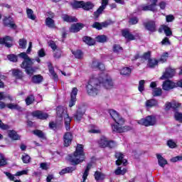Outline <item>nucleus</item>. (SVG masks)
Masks as SVG:
<instances>
[{
	"mask_svg": "<svg viewBox=\"0 0 182 182\" xmlns=\"http://www.w3.org/2000/svg\"><path fill=\"white\" fill-rule=\"evenodd\" d=\"M86 87L87 92L89 96H97V95H99V90H100V80L91 78Z\"/></svg>",
	"mask_w": 182,
	"mask_h": 182,
	"instance_id": "20e7f679",
	"label": "nucleus"
},
{
	"mask_svg": "<svg viewBox=\"0 0 182 182\" xmlns=\"http://www.w3.org/2000/svg\"><path fill=\"white\" fill-rule=\"evenodd\" d=\"M159 65V60L156 58L149 59L147 66L150 69H154Z\"/></svg>",
	"mask_w": 182,
	"mask_h": 182,
	"instance_id": "c9c22d12",
	"label": "nucleus"
},
{
	"mask_svg": "<svg viewBox=\"0 0 182 182\" xmlns=\"http://www.w3.org/2000/svg\"><path fill=\"white\" fill-rule=\"evenodd\" d=\"M176 87L182 88V80L174 82V81L171 80L165 79L162 83V89L165 90V92H170V90H173V89H176Z\"/></svg>",
	"mask_w": 182,
	"mask_h": 182,
	"instance_id": "39448f33",
	"label": "nucleus"
},
{
	"mask_svg": "<svg viewBox=\"0 0 182 182\" xmlns=\"http://www.w3.org/2000/svg\"><path fill=\"white\" fill-rule=\"evenodd\" d=\"M13 77L16 79V80H23L24 74L21 70L18 68H14L11 70Z\"/></svg>",
	"mask_w": 182,
	"mask_h": 182,
	"instance_id": "5701e85b",
	"label": "nucleus"
},
{
	"mask_svg": "<svg viewBox=\"0 0 182 182\" xmlns=\"http://www.w3.org/2000/svg\"><path fill=\"white\" fill-rule=\"evenodd\" d=\"M63 141L64 147H69L73 141V134L70 132H65L63 136Z\"/></svg>",
	"mask_w": 182,
	"mask_h": 182,
	"instance_id": "ddd939ff",
	"label": "nucleus"
},
{
	"mask_svg": "<svg viewBox=\"0 0 182 182\" xmlns=\"http://www.w3.org/2000/svg\"><path fill=\"white\" fill-rule=\"evenodd\" d=\"M31 82L35 85H41V83L43 82V76L41 74L33 75L31 77Z\"/></svg>",
	"mask_w": 182,
	"mask_h": 182,
	"instance_id": "a878e982",
	"label": "nucleus"
},
{
	"mask_svg": "<svg viewBox=\"0 0 182 182\" xmlns=\"http://www.w3.org/2000/svg\"><path fill=\"white\" fill-rule=\"evenodd\" d=\"M137 123L138 124H141V126H145V127L154 126V124L156 123V117L153 115H148L145 118L138 120Z\"/></svg>",
	"mask_w": 182,
	"mask_h": 182,
	"instance_id": "0eeeda50",
	"label": "nucleus"
},
{
	"mask_svg": "<svg viewBox=\"0 0 182 182\" xmlns=\"http://www.w3.org/2000/svg\"><path fill=\"white\" fill-rule=\"evenodd\" d=\"M167 59H168V53L165 52L161 55L159 62H161V63H166V62H167Z\"/></svg>",
	"mask_w": 182,
	"mask_h": 182,
	"instance_id": "6e6d98bb",
	"label": "nucleus"
},
{
	"mask_svg": "<svg viewBox=\"0 0 182 182\" xmlns=\"http://www.w3.org/2000/svg\"><path fill=\"white\" fill-rule=\"evenodd\" d=\"M174 112V119L176 122H178L179 123H182V113L178 112V108L176 109V110Z\"/></svg>",
	"mask_w": 182,
	"mask_h": 182,
	"instance_id": "c03bdc74",
	"label": "nucleus"
},
{
	"mask_svg": "<svg viewBox=\"0 0 182 182\" xmlns=\"http://www.w3.org/2000/svg\"><path fill=\"white\" fill-rule=\"evenodd\" d=\"M71 53L75 56V59H82L83 58V51H82V50H72Z\"/></svg>",
	"mask_w": 182,
	"mask_h": 182,
	"instance_id": "a19ab883",
	"label": "nucleus"
},
{
	"mask_svg": "<svg viewBox=\"0 0 182 182\" xmlns=\"http://www.w3.org/2000/svg\"><path fill=\"white\" fill-rule=\"evenodd\" d=\"M21 159L24 164H28V163H31V156L26 154L22 156Z\"/></svg>",
	"mask_w": 182,
	"mask_h": 182,
	"instance_id": "bf43d9fd",
	"label": "nucleus"
},
{
	"mask_svg": "<svg viewBox=\"0 0 182 182\" xmlns=\"http://www.w3.org/2000/svg\"><path fill=\"white\" fill-rule=\"evenodd\" d=\"M96 42H99V43H105L107 42V36L106 35H100L95 38Z\"/></svg>",
	"mask_w": 182,
	"mask_h": 182,
	"instance_id": "37998d69",
	"label": "nucleus"
},
{
	"mask_svg": "<svg viewBox=\"0 0 182 182\" xmlns=\"http://www.w3.org/2000/svg\"><path fill=\"white\" fill-rule=\"evenodd\" d=\"M113 21L112 20H107L101 23L102 28H107L109 25H113Z\"/></svg>",
	"mask_w": 182,
	"mask_h": 182,
	"instance_id": "338daca9",
	"label": "nucleus"
},
{
	"mask_svg": "<svg viewBox=\"0 0 182 182\" xmlns=\"http://www.w3.org/2000/svg\"><path fill=\"white\" fill-rule=\"evenodd\" d=\"M28 43V41L25 38H20L18 41L19 46L21 49H26V45Z\"/></svg>",
	"mask_w": 182,
	"mask_h": 182,
	"instance_id": "3c124183",
	"label": "nucleus"
},
{
	"mask_svg": "<svg viewBox=\"0 0 182 182\" xmlns=\"http://www.w3.org/2000/svg\"><path fill=\"white\" fill-rule=\"evenodd\" d=\"M7 59L10 62H13V63H16V62H18V55L15 54H9L7 55Z\"/></svg>",
	"mask_w": 182,
	"mask_h": 182,
	"instance_id": "8fccbe9b",
	"label": "nucleus"
},
{
	"mask_svg": "<svg viewBox=\"0 0 182 182\" xmlns=\"http://www.w3.org/2000/svg\"><path fill=\"white\" fill-rule=\"evenodd\" d=\"M108 141L109 140L106 136H101L100 140L98 141L99 147H100L101 149H106V147H107Z\"/></svg>",
	"mask_w": 182,
	"mask_h": 182,
	"instance_id": "c756f323",
	"label": "nucleus"
},
{
	"mask_svg": "<svg viewBox=\"0 0 182 182\" xmlns=\"http://www.w3.org/2000/svg\"><path fill=\"white\" fill-rule=\"evenodd\" d=\"M161 44L163 46H167L171 45V42H170V40L168 39V37H165L161 42Z\"/></svg>",
	"mask_w": 182,
	"mask_h": 182,
	"instance_id": "0e129e2a",
	"label": "nucleus"
},
{
	"mask_svg": "<svg viewBox=\"0 0 182 182\" xmlns=\"http://www.w3.org/2000/svg\"><path fill=\"white\" fill-rule=\"evenodd\" d=\"M117 146V144L114 140H108V142L107 144V147L108 149H114Z\"/></svg>",
	"mask_w": 182,
	"mask_h": 182,
	"instance_id": "4d7b16f0",
	"label": "nucleus"
},
{
	"mask_svg": "<svg viewBox=\"0 0 182 182\" xmlns=\"http://www.w3.org/2000/svg\"><path fill=\"white\" fill-rule=\"evenodd\" d=\"M76 170V166H68L66 167L63 169H62L60 172L59 174L60 176H63L64 174H68L69 173H73Z\"/></svg>",
	"mask_w": 182,
	"mask_h": 182,
	"instance_id": "7c9ffc66",
	"label": "nucleus"
},
{
	"mask_svg": "<svg viewBox=\"0 0 182 182\" xmlns=\"http://www.w3.org/2000/svg\"><path fill=\"white\" fill-rule=\"evenodd\" d=\"M86 105H80L75 114H74V119H75L77 122H80V120H82V119L83 118V116H85V113H86Z\"/></svg>",
	"mask_w": 182,
	"mask_h": 182,
	"instance_id": "9b49d317",
	"label": "nucleus"
},
{
	"mask_svg": "<svg viewBox=\"0 0 182 182\" xmlns=\"http://www.w3.org/2000/svg\"><path fill=\"white\" fill-rule=\"evenodd\" d=\"M112 50L114 53H119L121 50H123V47L120 46L119 44H114Z\"/></svg>",
	"mask_w": 182,
	"mask_h": 182,
	"instance_id": "5fc2aeb1",
	"label": "nucleus"
},
{
	"mask_svg": "<svg viewBox=\"0 0 182 182\" xmlns=\"http://www.w3.org/2000/svg\"><path fill=\"white\" fill-rule=\"evenodd\" d=\"M127 171V169L123 168L122 170V167L119 166L115 171L114 173L116 176H124Z\"/></svg>",
	"mask_w": 182,
	"mask_h": 182,
	"instance_id": "de8ad7c7",
	"label": "nucleus"
},
{
	"mask_svg": "<svg viewBox=\"0 0 182 182\" xmlns=\"http://www.w3.org/2000/svg\"><path fill=\"white\" fill-rule=\"evenodd\" d=\"M6 107L8 109H10L11 110H17L18 112H23V109H22V107L19 106L18 104H13V103H9L6 105Z\"/></svg>",
	"mask_w": 182,
	"mask_h": 182,
	"instance_id": "473e14b6",
	"label": "nucleus"
},
{
	"mask_svg": "<svg viewBox=\"0 0 182 182\" xmlns=\"http://www.w3.org/2000/svg\"><path fill=\"white\" fill-rule=\"evenodd\" d=\"M56 114L60 119H63V116L66 114V111L65 110V108H63V107L62 106L57 107Z\"/></svg>",
	"mask_w": 182,
	"mask_h": 182,
	"instance_id": "f704fd0d",
	"label": "nucleus"
},
{
	"mask_svg": "<svg viewBox=\"0 0 182 182\" xmlns=\"http://www.w3.org/2000/svg\"><path fill=\"white\" fill-rule=\"evenodd\" d=\"M144 83H146V81L144 80H141L139 82L138 90L141 92H144Z\"/></svg>",
	"mask_w": 182,
	"mask_h": 182,
	"instance_id": "052dcab7",
	"label": "nucleus"
},
{
	"mask_svg": "<svg viewBox=\"0 0 182 182\" xmlns=\"http://www.w3.org/2000/svg\"><path fill=\"white\" fill-rule=\"evenodd\" d=\"M82 41L83 42H85V43H87V45H89V46H93V45L96 43V41H95V40L92 38V37H89V36H84L82 38Z\"/></svg>",
	"mask_w": 182,
	"mask_h": 182,
	"instance_id": "ea45409f",
	"label": "nucleus"
},
{
	"mask_svg": "<svg viewBox=\"0 0 182 182\" xmlns=\"http://www.w3.org/2000/svg\"><path fill=\"white\" fill-rule=\"evenodd\" d=\"M48 45L53 50H56L58 49V46H56V43L53 41H50L48 42Z\"/></svg>",
	"mask_w": 182,
	"mask_h": 182,
	"instance_id": "774afa93",
	"label": "nucleus"
},
{
	"mask_svg": "<svg viewBox=\"0 0 182 182\" xmlns=\"http://www.w3.org/2000/svg\"><path fill=\"white\" fill-rule=\"evenodd\" d=\"M78 90L77 87H73L70 93V100L69 102V107H73L76 105V96H77Z\"/></svg>",
	"mask_w": 182,
	"mask_h": 182,
	"instance_id": "412c9836",
	"label": "nucleus"
},
{
	"mask_svg": "<svg viewBox=\"0 0 182 182\" xmlns=\"http://www.w3.org/2000/svg\"><path fill=\"white\" fill-rule=\"evenodd\" d=\"M95 8V4L92 1H82V9L84 11H92Z\"/></svg>",
	"mask_w": 182,
	"mask_h": 182,
	"instance_id": "72a5a7b5",
	"label": "nucleus"
},
{
	"mask_svg": "<svg viewBox=\"0 0 182 182\" xmlns=\"http://www.w3.org/2000/svg\"><path fill=\"white\" fill-rule=\"evenodd\" d=\"M85 28V24L82 23H76L71 25L70 28V32H72L73 33H77V32H80Z\"/></svg>",
	"mask_w": 182,
	"mask_h": 182,
	"instance_id": "4be33fe9",
	"label": "nucleus"
},
{
	"mask_svg": "<svg viewBox=\"0 0 182 182\" xmlns=\"http://www.w3.org/2000/svg\"><path fill=\"white\" fill-rule=\"evenodd\" d=\"M48 70L50 75H52L53 80H55V82H58V80H59V76L56 73H55V68H53L52 64L48 65Z\"/></svg>",
	"mask_w": 182,
	"mask_h": 182,
	"instance_id": "2f4dec72",
	"label": "nucleus"
},
{
	"mask_svg": "<svg viewBox=\"0 0 182 182\" xmlns=\"http://www.w3.org/2000/svg\"><path fill=\"white\" fill-rule=\"evenodd\" d=\"M162 29L164 31L166 36H173V31L171 28L167 25H162Z\"/></svg>",
	"mask_w": 182,
	"mask_h": 182,
	"instance_id": "79ce46f5",
	"label": "nucleus"
},
{
	"mask_svg": "<svg viewBox=\"0 0 182 182\" xmlns=\"http://www.w3.org/2000/svg\"><path fill=\"white\" fill-rule=\"evenodd\" d=\"M159 0H152L150 5L141 4L139 6L140 11H144V12H147V11L156 12V11H157L156 6Z\"/></svg>",
	"mask_w": 182,
	"mask_h": 182,
	"instance_id": "9d476101",
	"label": "nucleus"
},
{
	"mask_svg": "<svg viewBox=\"0 0 182 182\" xmlns=\"http://www.w3.org/2000/svg\"><path fill=\"white\" fill-rule=\"evenodd\" d=\"M7 133L9 139H11V140H21V136H19V134H18V132H16V131L14 129L9 130Z\"/></svg>",
	"mask_w": 182,
	"mask_h": 182,
	"instance_id": "bb28decb",
	"label": "nucleus"
},
{
	"mask_svg": "<svg viewBox=\"0 0 182 182\" xmlns=\"http://www.w3.org/2000/svg\"><path fill=\"white\" fill-rule=\"evenodd\" d=\"M33 134H35V136H37L40 139H45V134H43V132H42L41 130L34 129L33 131Z\"/></svg>",
	"mask_w": 182,
	"mask_h": 182,
	"instance_id": "603ef678",
	"label": "nucleus"
},
{
	"mask_svg": "<svg viewBox=\"0 0 182 182\" xmlns=\"http://www.w3.org/2000/svg\"><path fill=\"white\" fill-rule=\"evenodd\" d=\"M31 116L38 120H46L49 117V114L41 110H36L31 112Z\"/></svg>",
	"mask_w": 182,
	"mask_h": 182,
	"instance_id": "2eb2a0df",
	"label": "nucleus"
},
{
	"mask_svg": "<svg viewBox=\"0 0 182 182\" xmlns=\"http://www.w3.org/2000/svg\"><path fill=\"white\" fill-rule=\"evenodd\" d=\"M167 146L169 149H176L177 147V144L174 142L172 139H169L167 141Z\"/></svg>",
	"mask_w": 182,
	"mask_h": 182,
	"instance_id": "e2e57ef3",
	"label": "nucleus"
},
{
	"mask_svg": "<svg viewBox=\"0 0 182 182\" xmlns=\"http://www.w3.org/2000/svg\"><path fill=\"white\" fill-rule=\"evenodd\" d=\"M86 159L83 145L78 144L73 154L68 155V161L71 166H77L83 163Z\"/></svg>",
	"mask_w": 182,
	"mask_h": 182,
	"instance_id": "f03ea898",
	"label": "nucleus"
},
{
	"mask_svg": "<svg viewBox=\"0 0 182 182\" xmlns=\"http://www.w3.org/2000/svg\"><path fill=\"white\" fill-rule=\"evenodd\" d=\"M48 127L50 130H53V132H58V130H60V129H62V122H50L48 124Z\"/></svg>",
	"mask_w": 182,
	"mask_h": 182,
	"instance_id": "b1692460",
	"label": "nucleus"
},
{
	"mask_svg": "<svg viewBox=\"0 0 182 182\" xmlns=\"http://www.w3.org/2000/svg\"><path fill=\"white\" fill-rule=\"evenodd\" d=\"M109 115L115 124L111 125L112 133H126L133 130V127L124 125V119L114 109H109Z\"/></svg>",
	"mask_w": 182,
	"mask_h": 182,
	"instance_id": "f257e3e1",
	"label": "nucleus"
},
{
	"mask_svg": "<svg viewBox=\"0 0 182 182\" xmlns=\"http://www.w3.org/2000/svg\"><path fill=\"white\" fill-rule=\"evenodd\" d=\"M176 76V69L168 67L165 69V72L163 73L162 76L159 77L160 80H166L173 79Z\"/></svg>",
	"mask_w": 182,
	"mask_h": 182,
	"instance_id": "6e6552de",
	"label": "nucleus"
},
{
	"mask_svg": "<svg viewBox=\"0 0 182 182\" xmlns=\"http://www.w3.org/2000/svg\"><path fill=\"white\" fill-rule=\"evenodd\" d=\"M92 28L94 29H97V31H102V23L95 21L94 23L92 25Z\"/></svg>",
	"mask_w": 182,
	"mask_h": 182,
	"instance_id": "680f3d73",
	"label": "nucleus"
},
{
	"mask_svg": "<svg viewBox=\"0 0 182 182\" xmlns=\"http://www.w3.org/2000/svg\"><path fill=\"white\" fill-rule=\"evenodd\" d=\"M3 25L6 28H10L13 31H16L18 29V26L15 23L14 18L11 16H5L3 19Z\"/></svg>",
	"mask_w": 182,
	"mask_h": 182,
	"instance_id": "1a4fd4ad",
	"label": "nucleus"
},
{
	"mask_svg": "<svg viewBox=\"0 0 182 182\" xmlns=\"http://www.w3.org/2000/svg\"><path fill=\"white\" fill-rule=\"evenodd\" d=\"M62 18L63 21L68 22V23H73V22H77L79 21L75 16H69L68 14H64Z\"/></svg>",
	"mask_w": 182,
	"mask_h": 182,
	"instance_id": "393cba45",
	"label": "nucleus"
},
{
	"mask_svg": "<svg viewBox=\"0 0 182 182\" xmlns=\"http://www.w3.org/2000/svg\"><path fill=\"white\" fill-rule=\"evenodd\" d=\"M141 58V59H144V60H149V59H151V51L144 53Z\"/></svg>",
	"mask_w": 182,
	"mask_h": 182,
	"instance_id": "13d9d810",
	"label": "nucleus"
},
{
	"mask_svg": "<svg viewBox=\"0 0 182 182\" xmlns=\"http://www.w3.org/2000/svg\"><path fill=\"white\" fill-rule=\"evenodd\" d=\"M156 158L158 159V163L161 167H164L166 164H167V160L162 157V156L159 154H156Z\"/></svg>",
	"mask_w": 182,
	"mask_h": 182,
	"instance_id": "58836bf2",
	"label": "nucleus"
},
{
	"mask_svg": "<svg viewBox=\"0 0 182 182\" xmlns=\"http://www.w3.org/2000/svg\"><path fill=\"white\" fill-rule=\"evenodd\" d=\"M122 36L128 42H131V41H136V36L130 32L129 28L122 29L121 31Z\"/></svg>",
	"mask_w": 182,
	"mask_h": 182,
	"instance_id": "a211bd4d",
	"label": "nucleus"
},
{
	"mask_svg": "<svg viewBox=\"0 0 182 182\" xmlns=\"http://www.w3.org/2000/svg\"><path fill=\"white\" fill-rule=\"evenodd\" d=\"M128 23L129 25H137V23H139V17L133 16L129 18Z\"/></svg>",
	"mask_w": 182,
	"mask_h": 182,
	"instance_id": "864d4df0",
	"label": "nucleus"
},
{
	"mask_svg": "<svg viewBox=\"0 0 182 182\" xmlns=\"http://www.w3.org/2000/svg\"><path fill=\"white\" fill-rule=\"evenodd\" d=\"M48 15L50 17H47L46 18V26L50 29H56V24L55 23V20L53 19V18H55V14L49 11Z\"/></svg>",
	"mask_w": 182,
	"mask_h": 182,
	"instance_id": "dca6fc26",
	"label": "nucleus"
},
{
	"mask_svg": "<svg viewBox=\"0 0 182 182\" xmlns=\"http://www.w3.org/2000/svg\"><path fill=\"white\" fill-rule=\"evenodd\" d=\"M18 56L19 58H21V59H24L20 65L21 69H25L26 75H28V76H32L35 72H36V70L32 67L33 65L32 59L29 58L28 54H26L25 52L21 53L18 54Z\"/></svg>",
	"mask_w": 182,
	"mask_h": 182,
	"instance_id": "7ed1b4c3",
	"label": "nucleus"
},
{
	"mask_svg": "<svg viewBox=\"0 0 182 182\" xmlns=\"http://www.w3.org/2000/svg\"><path fill=\"white\" fill-rule=\"evenodd\" d=\"M181 107V103L177 102H166L165 104V110L166 112H168L170 109H173V112L175 110H177V109H180Z\"/></svg>",
	"mask_w": 182,
	"mask_h": 182,
	"instance_id": "aec40b11",
	"label": "nucleus"
},
{
	"mask_svg": "<svg viewBox=\"0 0 182 182\" xmlns=\"http://www.w3.org/2000/svg\"><path fill=\"white\" fill-rule=\"evenodd\" d=\"M70 6H72L73 9H80V8L82 9L83 1L74 0V1L71 3Z\"/></svg>",
	"mask_w": 182,
	"mask_h": 182,
	"instance_id": "4c0bfd02",
	"label": "nucleus"
},
{
	"mask_svg": "<svg viewBox=\"0 0 182 182\" xmlns=\"http://www.w3.org/2000/svg\"><path fill=\"white\" fill-rule=\"evenodd\" d=\"M143 26L146 29V31H149V32H156V21L153 20H149L146 22L143 23Z\"/></svg>",
	"mask_w": 182,
	"mask_h": 182,
	"instance_id": "6ab92c4d",
	"label": "nucleus"
},
{
	"mask_svg": "<svg viewBox=\"0 0 182 182\" xmlns=\"http://www.w3.org/2000/svg\"><path fill=\"white\" fill-rule=\"evenodd\" d=\"M94 176L96 181H103L106 178L105 173L97 171L95 172Z\"/></svg>",
	"mask_w": 182,
	"mask_h": 182,
	"instance_id": "e433bc0d",
	"label": "nucleus"
},
{
	"mask_svg": "<svg viewBox=\"0 0 182 182\" xmlns=\"http://www.w3.org/2000/svg\"><path fill=\"white\" fill-rule=\"evenodd\" d=\"M162 94H163V90H161V88L158 87L154 90L153 96L154 97L161 96Z\"/></svg>",
	"mask_w": 182,
	"mask_h": 182,
	"instance_id": "69168bd1",
	"label": "nucleus"
},
{
	"mask_svg": "<svg viewBox=\"0 0 182 182\" xmlns=\"http://www.w3.org/2000/svg\"><path fill=\"white\" fill-rule=\"evenodd\" d=\"M26 105L27 106H30V105H32V103H33V102H35V96H33V95H28L26 100Z\"/></svg>",
	"mask_w": 182,
	"mask_h": 182,
	"instance_id": "09e8293b",
	"label": "nucleus"
},
{
	"mask_svg": "<svg viewBox=\"0 0 182 182\" xmlns=\"http://www.w3.org/2000/svg\"><path fill=\"white\" fill-rule=\"evenodd\" d=\"M114 157L117 159L115 161L117 166H122V164L126 166V164H127V159H124V154H123V153L117 151L114 154Z\"/></svg>",
	"mask_w": 182,
	"mask_h": 182,
	"instance_id": "f3484780",
	"label": "nucleus"
},
{
	"mask_svg": "<svg viewBox=\"0 0 182 182\" xmlns=\"http://www.w3.org/2000/svg\"><path fill=\"white\" fill-rule=\"evenodd\" d=\"M145 106L149 108L156 107L159 106V101L156 99L147 100L146 101Z\"/></svg>",
	"mask_w": 182,
	"mask_h": 182,
	"instance_id": "c85d7f7f",
	"label": "nucleus"
},
{
	"mask_svg": "<svg viewBox=\"0 0 182 182\" xmlns=\"http://www.w3.org/2000/svg\"><path fill=\"white\" fill-rule=\"evenodd\" d=\"M26 14L28 19H31V21H35V19H36V16L33 14V10H32V9H27Z\"/></svg>",
	"mask_w": 182,
	"mask_h": 182,
	"instance_id": "a18cd8bd",
	"label": "nucleus"
},
{
	"mask_svg": "<svg viewBox=\"0 0 182 182\" xmlns=\"http://www.w3.org/2000/svg\"><path fill=\"white\" fill-rule=\"evenodd\" d=\"M0 45H4L6 48H12L14 46V38L6 36L3 38H0Z\"/></svg>",
	"mask_w": 182,
	"mask_h": 182,
	"instance_id": "4468645a",
	"label": "nucleus"
},
{
	"mask_svg": "<svg viewBox=\"0 0 182 182\" xmlns=\"http://www.w3.org/2000/svg\"><path fill=\"white\" fill-rule=\"evenodd\" d=\"M92 69H99L101 72H103L106 69L105 64L100 62H96L95 60L92 61Z\"/></svg>",
	"mask_w": 182,
	"mask_h": 182,
	"instance_id": "cd10ccee",
	"label": "nucleus"
},
{
	"mask_svg": "<svg viewBox=\"0 0 182 182\" xmlns=\"http://www.w3.org/2000/svg\"><path fill=\"white\" fill-rule=\"evenodd\" d=\"M97 79L100 80V87L103 86V87L107 90L113 89L114 84L113 83L112 78L107 76L104 77L103 75H101L97 77Z\"/></svg>",
	"mask_w": 182,
	"mask_h": 182,
	"instance_id": "423d86ee",
	"label": "nucleus"
},
{
	"mask_svg": "<svg viewBox=\"0 0 182 182\" xmlns=\"http://www.w3.org/2000/svg\"><path fill=\"white\" fill-rule=\"evenodd\" d=\"M132 73V69L129 67H124L120 70V75L129 76Z\"/></svg>",
	"mask_w": 182,
	"mask_h": 182,
	"instance_id": "49530a36",
	"label": "nucleus"
},
{
	"mask_svg": "<svg viewBox=\"0 0 182 182\" xmlns=\"http://www.w3.org/2000/svg\"><path fill=\"white\" fill-rule=\"evenodd\" d=\"M109 5V0H102L101 6L93 13V16L95 19H97L102 14H103V11L106 9V6Z\"/></svg>",
	"mask_w": 182,
	"mask_h": 182,
	"instance_id": "f8f14e48",
	"label": "nucleus"
}]
</instances>
